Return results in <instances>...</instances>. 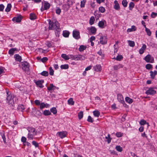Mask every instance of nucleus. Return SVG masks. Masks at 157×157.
<instances>
[{
    "instance_id": "f704fd0d",
    "label": "nucleus",
    "mask_w": 157,
    "mask_h": 157,
    "mask_svg": "<svg viewBox=\"0 0 157 157\" xmlns=\"http://www.w3.org/2000/svg\"><path fill=\"white\" fill-rule=\"evenodd\" d=\"M18 109L21 111H22L25 109V107L23 105H18Z\"/></svg>"
},
{
    "instance_id": "cd10ccee",
    "label": "nucleus",
    "mask_w": 157,
    "mask_h": 157,
    "mask_svg": "<svg viewBox=\"0 0 157 157\" xmlns=\"http://www.w3.org/2000/svg\"><path fill=\"white\" fill-rule=\"evenodd\" d=\"M55 87H56L54 86L53 84H51L50 86L48 87L47 89L49 91H50L52 90H54Z\"/></svg>"
},
{
    "instance_id": "de8ad7c7",
    "label": "nucleus",
    "mask_w": 157,
    "mask_h": 157,
    "mask_svg": "<svg viewBox=\"0 0 157 157\" xmlns=\"http://www.w3.org/2000/svg\"><path fill=\"white\" fill-rule=\"evenodd\" d=\"M78 116L79 119H82L83 117V113L82 111L78 113Z\"/></svg>"
},
{
    "instance_id": "603ef678",
    "label": "nucleus",
    "mask_w": 157,
    "mask_h": 157,
    "mask_svg": "<svg viewBox=\"0 0 157 157\" xmlns=\"http://www.w3.org/2000/svg\"><path fill=\"white\" fill-rule=\"evenodd\" d=\"M152 66L150 64H147L146 65V68L147 70H149L152 68Z\"/></svg>"
},
{
    "instance_id": "f3484780",
    "label": "nucleus",
    "mask_w": 157,
    "mask_h": 157,
    "mask_svg": "<svg viewBox=\"0 0 157 157\" xmlns=\"http://www.w3.org/2000/svg\"><path fill=\"white\" fill-rule=\"evenodd\" d=\"M114 9L116 10H119L120 9L119 5L117 0L114 1Z\"/></svg>"
},
{
    "instance_id": "37998d69",
    "label": "nucleus",
    "mask_w": 157,
    "mask_h": 157,
    "mask_svg": "<svg viewBox=\"0 0 157 157\" xmlns=\"http://www.w3.org/2000/svg\"><path fill=\"white\" fill-rule=\"evenodd\" d=\"M60 67L61 69H67L69 67L67 64L62 65Z\"/></svg>"
},
{
    "instance_id": "72a5a7b5",
    "label": "nucleus",
    "mask_w": 157,
    "mask_h": 157,
    "mask_svg": "<svg viewBox=\"0 0 157 157\" xmlns=\"http://www.w3.org/2000/svg\"><path fill=\"white\" fill-rule=\"evenodd\" d=\"M134 4L132 2H130L129 4V8L130 10H132L133 8L134 7Z\"/></svg>"
},
{
    "instance_id": "774afa93",
    "label": "nucleus",
    "mask_w": 157,
    "mask_h": 157,
    "mask_svg": "<svg viewBox=\"0 0 157 157\" xmlns=\"http://www.w3.org/2000/svg\"><path fill=\"white\" fill-rule=\"evenodd\" d=\"M95 39V37L94 36H92L90 38V41L91 42L93 41V40H94Z\"/></svg>"
},
{
    "instance_id": "13d9d810",
    "label": "nucleus",
    "mask_w": 157,
    "mask_h": 157,
    "mask_svg": "<svg viewBox=\"0 0 157 157\" xmlns=\"http://www.w3.org/2000/svg\"><path fill=\"white\" fill-rule=\"evenodd\" d=\"M48 60V59L46 57H44L40 59V61L43 63L46 62Z\"/></svg>"
},
{
    "instance_id": "c03bdc74",
    "label": "nucleus",
    "mask_w": 157,
    "mask_h": 157,
    "mask_svg": "<svg viewBox=\"0 0 157 157\" xmlns=\"http://www.w3.org/2000/svg\"><path fill=\"white\" fill-rule=\"evenodd\" d=\"M122 4L124 7L127 6L128 2L125 0H123L122 2Z\"/></svg>"
},
{
    "instance_id": "5701e85b",
    "label": "nucleus",
    "mask_w": 157,
    "mask_h": 157,
    "mask_svg": "<svg viewBox=\"0 0 157 157\" xmlns=\"http://www.w3.org/2000/svg\"><path fill=\"white\" fill-rule=\"evenodd\" d=\"M14 57L15 60L18 61L20 62L21 60V57L19 55L16 54L14 55Z\"/></svg>"
},
{
    "instance_id": "423d86ee",
    "label": "nucleus",
    "mask_w": 157,
    "mask_h": 157,
    "mask_svg": "<svg viewBox=\"0 0 157 157\" xmlns=\"http://www.w3.org/2000/svg\"><path fill=\"white\" fill-rule=\"evenodd\" d=\"M42 4L43 5L44 7H42L41 8V11H43L44 10H47L50 7V4L47 2L45 1L44 2L42 3Z\"/></svg>"
},
{
    "instance_id": "dca6fc26",
    "label": "nucleus",
    "mask_w": 157,
    "mask_h": 157,
    "mask_svg": "<svg viewBox=\"0 0 157 157\" xmlns=\"http://www.w3.org/2000/svg\"><path fill=\"white\" fill-rule=\"evenodd\" d=\"M49 106V105L48 104L42 102L40 105V109H42L44 108H48Z\"/></svg>"
},
{
    "instance_id": "473e14b6",
    "label": "nucleus",
    "mask_w": 157,
    "mask_h": 157,
    "mask_svg": "<svg viewBox=\"0 0 157 157\" xmlns=\"http://www.w3.org/2000/svg\"><path fill=\"white\" fill-rule=\"evenodd\" d=\"M144 27L145 28V31L147 34L149 36H150L151 34V32L150 31V29L146 27L145 25H144Z\"/></svg>"
},
{
    "instance_id": "1a4fd4ad",
    "label": "nucleus",
    "mask_w": 157,
    "mask_h": 157,
    "mask_svg": "<svg viewBox=\"0 0 157 157\" xmlns=\"http://www.w3.org/2000/svg\"><path fill=\"white\" fill-rule=\"evenodd\" d=\"M156 93V91L153 88H150L146 92V94L147 95H153Z\"/></svg>"
},
{
    "instance_id": "69168bd1",
    "label": "nucleus",
    "mask_w": 157,
    "mask_h": 157,
    "mask_svg": "<svg viewBox=\"0 0 157 157\" xmlns=\"http://www.w3.org/2000/svg\"><path fill=\"white\" fill-rule=\"evenodd\" d=\"M32 144L34 145L36 147H37L38 146V144L35 141H33L32 142Z\"/></svg>"
},
{
    "instance_id": "f257e3e1",
    "label": "nucleus",
    "mask_w": 157,
    "mask_h": 157,
    "mask_svg": "<svg viewBox=\"0 0 157 157\" xmlns=\"http://www.w3.org/2000/svg\"><path fill=\"white\" fill-rule=\"evenodd\" d=\"M28 130L29 132L27 138L29 140H33L35 136L36 135L37 133V132L36 131L34 128L32 127H28Z\"/></svg>"
},
{
    "instance_id": "a211bd4d",
    "label": "nucleus",
    "mask_w": 157,
    "mask_h": 157,
    "mask_svg": "<svg viewBox=\"0 0 157 157\" xmlns=\"http://www.w3.org/2000/svg\"><path fill=\"white\" fill-rule=\"evenodd\" d=\"M21 20V16H19L16 17H14L12 19V21H15L16 22H20Z\"/></svg>"
},
{
    "instance_id": "a878e982",
    "label": "nucleus",
    "mask_w": 157,
    "mask_h": 157,
    "mask_svg": "<svg viewBox=\"0 0 157 157\" xmlns=\"http://www.w3.org/2000/svg\"><path fill=\"white\" fill-rule=\"evenodd\" d=\"M123 67V66L121 64H118L117 65H114L113 66V68L114 70H117L119 69L120 68H122Z\"/></svg>"
},
{
    "instance_id": "a19ab883",
    "label": "nucleus",
    "mask_w": 157,
    "mask_h": 157,
    "mask_svg": "<svg viewBox=\"0 0 157 157\" xmlns=\"http://www.w3.org/2000/svg\"><path fill=\"white\" fill-rule=\"evenodd\" d=\"M105 138L107 140L108 143L109 144L111 140L110 138V135L109 134H108L107 135V136H106Z\"/></svg>"
},
{
    "instance_id": "5fc2aeb1",
    "label": "nucleus",
    "mask_w": 157,
    "mask_h": 157,
    "mask_svg": "<svg viewBox=\"0 0 157 157\" xmlns=\"http://www.w3.org/2000/svg\"><path fill=\"white\" fill-rule=\"evenodd\" d=\"M86 2V1L85 0H83L81 1L80 4V6L81 8L84 7Z\"/></svg>"
},
{
    "instance_id": "58836bf2",
    "label": "nucleus",
    "mask_w": 157,
    "mask_h": 157,
    "mask_svg": "<svg viewBox=\"0 0 157 157\" xmlns=\"http://www.w3.org/2000/svg\"><path fill=\"white\" fill-rule=\"evenodd\" d=\"M30 18L31 20H34L36 19V17L35 14L31 13L30 15Z\"/></svg>"
},
{
    "instance_id": "9b49d317",
    "label": "nucleus",
    "mask_w": 157,
    "mask_h": 157,
    "mask_svg": "<svg viewBox=\"0 0 157 157\" xmlns=\"http://www.w3.org/2000/svg\"><path fill=\"white\" fill-rule=\"evenodd\" d=\"M100 43L102 44L107 43V37L106 36H101L100 38Z\"/></svg>"
},
{
    "instance_id": "9d476101",
    "label": "nucleus",
    "mask_w": 157,
    "mask_h": 157,
    "mask_svg": "<svg viewBox=\"0 0 157 157\" xmlns=\"http://www.w3.org/2000/svg\"><path fill=\"white\" fill-rule=\"evenodd\" d=\"M87 29L91 34H95L96 32L97 29L95 27L91 26L88 28Z\"/></svg>"
},
{
    "instance_id": "49530a36",
    "label": "nucleus",
    "mask_w": 157,
    "mask_h": 157,
    "mask_svg": "<svg viewBox=\"0 0 157 157\" xmlns=\"http://www.w3.org/2000/svg\"><path fill=\"white\" fill-rule=\"evenodd\" d=\"M123 57L122 55H118L117 56L116 58V59L117 61H120L123 59Z\"/></svg>"
},
{
    "instance_id": "2eb2a0df",
    "label": "nucleus",
    "mask_w": 157,
    "mask_h": 157,
    "mask_svg": "<svg viewBox=\"0 0 157 157\" xmlns=\"http://www.w3.org/2000/svg\"><path fill=\"white\" fill-rule=\"evenodd\" d=\"M147 46L146 44H143L141 48L139 50V52L140 54H142L144 53L145 50L146 49Z\"/></svg>"
},
{
    "instance_id": "6ab92c4d",
    "label": "nucleus",
    "mask_w": 157,
    "mask_h": 157,
    "mask_svg": "<svg viewBox=\"0 0 157 157\" xmlns=\"http://www.w3.org/2000/svg\"><path fill=\"white\" fill-rule=\"evenodd\" d=\"M94 68L95 71H100L101 70V67L100 65H97L94 67Z\"/></svg>"
},
{
    "instance_id": "c85d7f7f",
    "label": "nucleus",
    "mask_w": 157,
    "mask_h": 157,
    "mask_svg": "<svg viewBox=\"0 0 157 157\" xmlns=\"http://www.w3.org/2000/svg\"><path fill=\"white\" fill-rule=\"evenodd\" d=\"M93 113L94 116L98 117L100 115V112L98 110H95L93 112Z\"/></svg>"
},
{
    "instance_id": "0eeeda50",
    "label": "nucleus",
    "mask_w": 157,
    "mask_h": 157,
    "mask_svg": "<svg viewBox=\"0 0 157 157\" xmlns=\"http://www.w3.org/2000/svg\"><path fill=\"white\" fill-rule=\"evenodd\" d=\"M72 34L73 37L75 39H78L80 38V32L78 31L74 30L73 31Z\"/></svg>"
},
{
    "instance_id": "0e129e2a",
    "label": "nucleus",
    "mask_w": 157,
    "mask_h": 157,
    "mask_svg": "<svg viewBox=\"0 0 157 157\" xmlns=\"http://www.w3.org/2000/svg\"><path fill=\"white\" fill-rule=\"evenodd\" d=\"M67 4L68 6H70L72 5V1L71 0H68L67 1Z\"/></svg>"
},
{
    "instance_id": "79ce46f5",
    "label": "nucleus",
    "mask_w": 157,
    "mask_h": 157,
    "mask_svg": "<svg viewBox=\"0 0 157 157\" xmlns=\"http://www.w3.org/2000/svg\"><path fill=\"white\" fill-rule=\"evenodd\" d=\"M44 114L45 116H48L51 115V113L48 110H45L43 113Z\"/></svg>"
},
{
    "instance_id": "e2e57ef3",
    "label": "nucleus",
    "mask_w": 157,
    "mask_h": 157,
    "mask_svg": "<svg viewBox=\"0 0 157 157\" xmlns=\"http://www.w3.org/2000/svg\"><path fill=\"white\" fill-rule=\"evenodd\" d=\"M26 138L24 136H22V137L21 138V141H22V142L23 143V144H24V143L26 142Z\"/></svg>"
},
{
    "instance_id": "6e6552de",
    "label": "nucleus",
    "mask_w": 157,
    "mask_h": 157,
    "mask_svg": "<svg viewBox=\"0 0 157 157\" xmlns=\"http://www.w3.org/2000/svg\"><path fill=\"white\" fill-rule=\"evenodd\" d=\"M67 132L66 131H62L58 132L57 133V135H58L60 138L63 139L66 137L67 135Z\"/></svg>"
},
{
    "instance_id": "4d7b16f0",
    "label": "nucleus",
    "mask_w": 157,
    "mask_h": 157,
    "mask_svg": "<svg viewBox=\"0 0 157 157\" xmlns=\"http://www.w3.org/2000/svg\"><path fill=\"white\" fill-rule=\"evenodd\" d=\"M123 135V133L121 132H117L116 133V136L118 137H121Z\"/></svg>"
},
{
    "instance_id": "6e6d98bb",
    "label": "nucleus",
    "mask_w": 157,
    "mask_h": 157,
    "mask_svg": "<svg viewBox=\"0 0 157 157\" xmlns=\"http://www.w3.org/2000/svg\"><path fill=\"white\" fill-rule=\"evenodd\" d=\"M87 121L89 122L92 123L93 122V119L90 116L88 117Z\"/></svg>"
},
{
    "instance_id": "c9c22d12",
    "label": "nucleus",
    "mask_w": 157,
    "mask_h": 157,
    "mask_svg": "<svg viewBox=\"0 0 157 157\" xmlns=\"http://www.w3.org/2000/svg\"><path fill=\"white\" fill-rule=\"evenodd\" d=\"M69 35V32L68 31H64L63 32V35L65 37H68Z\"/></svg>"
},
{
    "instance_id": "3c124183",
    "label": "nucleus",
    "mask_w": 157,
    "mask_h": 157,
    "mask_svg": "<svg viewBox=\"0 0 157 157\" xmlns=\"http://www.w3.org/2000/svg\"><path fill=\"white\" fill-rule=\"evenodd\" d=\"M117 150L119 152H121L122 150V147L120 146H117L116 147Z\"/></svg>"
},
{
    "instance_id": "393cba45",
    "label": "nucleus",
    "mask_w": 157,
    "mask_h": 157,
    "mask_svg": "<svg viewBox=\"0 0 157 157\" xmlns=\"http://www.w3.org/2000/svg\"><path fill=\"white\" fill-rule=\"evenodd\" d=\"M67 102L69 105H73L75 102L73 101V99L72 98H70L67 101Z\"/></svg>"
},
{
    "instance_id": "f03ea898",
    "label": "nucleus",
    "mask_w": 157,
    "mask_h": 157,
    "mask_svg": "<svg viewBox=\"0 0 157 157\" xmlns=\"http://www.w3.org/2000/svg\"><path fill=\"white\" fill-rule=\"evenodd\" d=\"M49 29L50 30H60L59 28V25L58 21H55V22H52L50 21H49Z\"/></svg>"
},
{
    "instance_id": "4c0bfd02",
    "label": "nucleus",
    "mask_w": 157,
    "mask_h": 157,
    "mask_svg": "<svg viewBox=\"0 0 157 157\" xmlns=\"http://www.w3.org/2000/svg\"><path fill=\"white\" fill-rule=\"evenodd\" d=\"M51 112L53 113V114H55L57 113V111L56 108L55 107H53L50 109Z\"/></svg>"
},
{
    "instance_id": "a18cd8bd",
    "label": "nucleus",
    "mask_w": 157,
    "mask_h": 157,
    "mask_svg": "<svg viewBox=\"0 0 157 157\" xmlns=\"http://www.w3.org/2000/svg\"><path fill=\"white\" fill-rule=\"evenodd\" d=\"M99 10L101 13H103L105 11V9L103 6H100L99 8Z\"/></svg>"
},
{
    "instance_id": "ea45409f",
    "label": "nucleus",
    "mask_w": 157,
    "mask_h": 157,
    "mask_svg": "<svg viewBox=\"0 0 157 157\" xmlns=\"http://www.w3.org/2000/svg\"><path fill=\"white\" fill-rule=\"evenodd\" d=\"M86 48V46L82 45H81L79 48V50L80 52H82L85 50Z\"/></svg>"
},
{
    "instance_id": "f8f14e48",
    "label": "nucleus",
    "mask_w": 157,
    "mask_h": 157,
    "mask_svg": "<svg viewBox=\"0 0 157 157\" xmlns=\"http://www.w3.org/2000/svg\"><path fill=\"white\" fill-rule=\"evenodd\" d=\"M85 59V57L84 56L79 55H76L75 59H74L75 60H84Z\"/></svg>"
},
{
    "instance_id": "4be33fe9",
    "label": "nucleus",
    "mask_w": 157,
    "mask_h": 157,
    "mask_svg": "<svg viewBox=\"0 0 157 157\" xmlns=\"http://www.w3.org/2000/svg\"><path fill=\"white\" fill-rule=\"evenodd\" d=\"M136 30V28L135 26L132 25L130 28H128L127 30V32L128 33L135 31Z\"/></svg>"
},
{
    "instance_id": "20e7f679",
    "label": "nucleus",
    "mask_w": 157,
    "mask_h": 157,
    "mask_svg": "<svg viewBox=\"0 0 157 157\" xmlns=\"http://www.w3.org/2000/svg\"><path fill=\"white\" fill-rule=\"evenodd\" d=\"M144 59L147 63H153L154 61V58L149 54L147 55L144 57Z\"/></svg>"
},
{
    "instance_id": "338daca9",
    "label": "nucleus",
    "mask_w": 157,
    "mask_h": 157,
    "mask_svg": "<svg viewBox=\"0 0 157 157\" xmlns=\"http://www.w3.org/2000/svg\"><path fill=\"white\" fill-rule=\"evenodd\" d=\"M4 8V6L3 4L0 5V11H2Z\"/></svg>"
},
{
    "instance_id": "aec40b11",
    "label": "nucleus",
    "mask_w": 157,
    "mask_h": 157,
    "mask_svg": "<svg viewBox=\"0 0 157 157\" xmlns=\"http://www.w3.org/2000/svg\"><path fill=\"white\" fill-rule=\"evenodd\" d=\"M150 73V76L153 79H154L155 76L157 74V71H151Z\"/></svg>"
},
{
    "instance_id": "412c9836",
    "label": "nucleus",
    "mask_w": 157,
    "mask_h": 157,
    "mask_svg": "<svg viewBox=\"0 0 157 157\" xmlns=\"http://www.w3.org/2000/svg\"><path fill=\"white\" fill-rule=\"evenodd\" d=\"M44 82V81L42 80H39L37 81L36 82V85L40 88H42L43 86L42 85V83Z\"/></svg>"
},
{
    "instance_id": "ddd939ff",
    "label": "nucleus",
    "mask_w": 157,
    "mask_h": 157,
    "mask_svg": "<svg viewBox=\"0 0 157 157\" xmlns=\"http://www.w3.org/2000/svg\"><path fill=\"white\" fill-rule=\"evenodd\" d=\"M117 98L118 101L122 103H123L124 102L123 97L121 94H118L117 95Z\"/></svg>"
},
{
    "instance_id": "39448f33",
    "label": "nucleus",
    "mask_w": 157,
    "mask_h": 157,
    "mask_svg": "<svg viewBox=\"0 0 157 157\" xmlns=\"http://www.w3.org/2000/svg\"><path fill=\"white\" fill-rule=\"evenodd\" d=\"M22 68L25 71H28L29 70V65L28 63L26 62H22L21 63Z\"/></svg>"
},
{
    "instance_id": "7c9ffc66",
    "label": "nucleus",
    "mask_w": 157,
    "mask_h": 157,
    "mask_svg": "<svg viewBox=\"0 0 157 157\" xmlns=\"http://www.w3.org/2000/svg\"><path fill=\"white\" fill-rule=\"evenodd\" d=\"M11 4H8L7 7L5 9V11L7 12H9L11 9Z\"/></svg>"
},
{
    "instance_id": "09e8293b",
    "label": "nucleus",
    "mask_w": 157,
    "mask_h": 157,
    "mask_svg": "<svg viewBox=\"0 0 157 157\" xmlns=\"http://www.w3.org/2000/svg\"><path fill=\"white\" fill-rule=\"evenodd\" d=\"M54 70L51 67L49 68V74L51 75H53L54 74Z\"/></svg>"
},
{
    "instance_id": "2f4dec72",
    "label": "nucleus",
    "mask_w": 157,
    "mask_h": 157,
    "mask_svg": "<svg viewBox=\"0 0 157 157\" xmlns=\"http://www.w3.org/2000/svg\"><path fill=\"white\" fill-rule=\"evenodd\" d=\"M128 42L130 47H133L135 46V42L134 41L128 40Z\"/></svg>"
},
{
    "instance_id": "052dcab7",
    "label": "nucleus",
    "mask_w": 157,
    "mask_h": 157,
    "mask_svg": "<svg viewBox=\"0 0 157 157\" xmlns=\"http://www.w3.org/2000/svg\"><path fill=\"white\" fill-rule=\"evenodd\" d=\"M61 12V10L59 8H57L56 10V13L58 14H59Z\"/></svg>"
},
{
    "instance_id": "bf43d9fd",
    "label": "nucleus",
    "mask_w": 157,
    "mask_h": 157,
    "mask_svg": "<svg viewBox=\"0 0 157 157\" xmlns=\"http://www.w3.org/2000/svg\"><path fill=\"white\" fill-rule=\"evenodd\" d=\"M157 15V13H154V12H152L151 16L152 18H154Z\"/></svg>"
},
{
    "instance_id": "e433bc0d",
    "label": "nucleus",
    "mask_w": 157,
    "mask_h": 157,
    "mask_svg": "<svg viewBox=\"0 0 157 157\" xmlns=\"http://www.w3.org/2000/svg\"><path fill=\"white\" fill-rule=\"evenodd\" d=\"M16 48H11V49H10V50H9V53L10 54V55H13V53H14V52L16 51Z\"/></svg>"
},
{
    "instance_id": "4468645a",
    "label": "nucleus",
    "mask_w": 157,
    "mask_h": 157,
    "mask_svg": "<svg viewBox=\"0 0 157 157\" xmlns=\"http://www.w3.org/2000/svg\"><path fill=\"white\" fill-rule=\"evenodd\" d=\"M106 23V22L105 20H102L99 21L98 25L100 28L103 29L104 28L105 25Z\"/></svg>"
},
{
    "instance_id": "7ed1b4c3",
    "label": "nucleus",
    "mask_w": 157,
    "mask_h": 157,
    "mask_svg": "<svg viewBox=\"0 0 157 157\" xmlns=\"http://www.w3.org/2000/svg\"><path fill=\"white\" fill-rule=\"evenodd\" d=\"M6 93L7 95L6 102L10 106H13L14 104L13 97L9 92H7Z\"/></svg>"
},
{
    "instance_id": "b1692460",
    "label": "nucleus",
    "mask_w": 157,
    "mask_h": 157,
    "mask_svg": "<svg viewBox=\"0 0 157 157\" xmlns=\"http://www.w3.org/2000/svg\"><path fill=\"white\" fill-rule=\"evenodd\" d=\"M125 101L129 104H131L133 102V100L129 97H127L125 98Z\"/></svg>"
},
{
    "instance_id": "c756f323",
    "label": "nucleus",
    "mask_w": 157,
    "mask_h": 157,
    "mask_svg": "<svg viewBox=\"0 0 157 157\" xmlns=\"http://www.w3.org/2000/svg\"><path fill=\"white\" fill-rule=\"evenodd\" d=\"M61 57L65 60H68L70 59L69 56L67 55L66 54H62L61 55Z\"/></svg>"
},
{
    "instance_id": "bb28decb",
    "label": "nucleus",
    "mask_w": 157,
    "mask_h": 157,
    "mask_svg": "<svg viewBox=\"0 0 157 157\" xmlns=\"http://www.w3.org/2000/svg\"><path fill=\"white\" fill-rule=\"evenodd\" d=\"M95 21V18L94 17H91L90 19L89 24L90 25H92L94 24Z\"/></svg>"
},
{
    "instance_id": "8fccbe9b",
    "label": "nucleus",
    "mask_w": 157,
    "mask_h": 157,
    "mask_svg": "<svg viewBox=\"0 0 157 157\" xmlns=\"http://www.w3.org/2000/svg\"><path fill=\"white\" fill-rule=\"evenodd\" d=\"M41 74L43 76H48V71H44L41 73Z\"/></svg>"
},
{
    "instance_id": "680f3d73",
    "label": "nucleus",
    "mask_w": 157,
    "mask_h": 157,
    "mask_svg": "<svg viewBox=\"0 0 157 157\" xmlns=\"http://www.w3.org/2000/svg\"><path fill=\"white\" fill-rule=\"evenodd\" d=\"M34 102L35 104L37 105H40L41 103L40 101L37 100H35L34 101Z\"/></svg>"
},
{
    "instance_id": "864d4df0",
    "label": "nucleus",
    "mask_w": 157,
    "mask_h": 157,
    "mask_svg": "<svg viewBox=\"0 0 157 157\" xmlns=\"http://www.w3.org/2000/svg\"><path fill=\"white\" fill-rule=\"evenodd\" d=\"M140 124L141 125H144L145 124H148V123H147L146 121L145 120H141L140 122Z\"/></svg>"
}]
</instances>
